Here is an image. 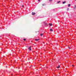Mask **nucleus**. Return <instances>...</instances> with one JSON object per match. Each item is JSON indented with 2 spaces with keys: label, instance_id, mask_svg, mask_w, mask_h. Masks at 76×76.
I'll return each mask as SVG.
<instances>
[{
  "label": "nucleus",
  "instance_id": "nucleus-1",
  "mask_svg": "<svg viewBox=\"0 0 76 76\" xmlns=\"http://www.w3.org/2000/svg\"><path fill=\"white\" fill-rule=\"evenodd\" d=\"M28 50H29L30 51H31V46H30L28 48Z\"/></svg>",
  "mask_w": 76,
  "mask_h": 76
},
{
  "label": "nucleus",
  "instance_id": "nucleus-2",
  "mask_svg": "<svg viewBox=\"0 0 76 76\" xmlns=\"http://www.w3.org/2000/svg\"><path fill=\"white\" fill-rule=\"evenodd\" d=\"M35 13L33 12H32V15H35Z\"/></svg>",
  "mask_w": 76,
  "mask_h": 76
},
{
  "label": "nucleus",
  "instance_id": "nucleus-3",
  "mask_svg": "<svg viewBox=\"0 0 76 76\" xmlns=\"http://www.w3.org/2000/svg\"><path fill=\"white\" fill-rule=\"evenodd\" d=\"M50 31H52V32H53V30L52 29H50Z\"/></svg>",
  "mask_w": 76,
  "mask_h": 76
},
{
  "label": "nucleus",
  "instance_id": "nucleus-4",
  "mask_svg": "<svg viewBox=\"0 0 76 76\" xmlns=\"http://www.w3.org/2000/svg\"><path fill=\"white\" fill-rule=\"evenodd\" d=\"M60 65H59L58 66H57L56 67L58 69V68H60Z\"/></svg>",
  "mask_w": 76,
  "mask_h": 76
},
{
  "label": "nucleus",
  "instance_id": "nucleus-5",
  "mask_svg": "<svg viewBox=\"0 0 76 76\" xmlns=\"http://www.w3.org/2000/svg\"><path fill=\"white\" fill-rule=\"evenodd\" d=\"M35 41H39V39H35Z\"/></svg>",
  "mask_w": 76,
  "mask_h": 76
},
{
  "label": "nucleus",
  "instance_id": "nucleus-6",
  "mask_svg": "<svg viewBox=\"0 0 76 76\" xmlns=\"http://www.w3.org/2000/svg\"><path fill=\"white\" fill-rule=\"evenodd\" d=\"M71 5L70 4H68V7H70V6Z\"/></svg>",
  "mask_w": 76,
  "mask_h": 76
},
{
  "label": "nucleus",
  "instance_id": "nucleus-7",
  "mask_svg": "<svg viewBox=\"0 0 76 76\" xmlns=\"http://www.w3.org/2000/svg\"><path fill=\"white\" fill-rule=\"evenodd\" d=\"M49 25H50V26H52V23H49Z\"/></svg>",
  "mask_w": 76,
  "mask_h": 76
},
{
  "label": "nucleus",
  "instance_id": "nucleus-8",
  "mask_svg": "<svg viewBox=\"0 0 76 76\" xmlns=\"http://www.w3.org/2000/svg\"><path fill=\"white\" fill-rule=\"evenodd\" d=\"M65 3H66V1H64V2H63V4H65Z\"/></svg>",
  "mask_w": 76,
  "mask_h": 76
},
{
  "label": "nucleus",
  "instance_id": "nucleus-9",
  "mask_svg": "<svg viewBox=\"0 0 76 76\" xmlns=\"http://www.w3.org/2000/svg\"><path fill=\"white\" fill-rule=\"evenodd\" d=\"M43 34H40L41 36H42V35H43Z\"/></svg>",
  "mask_w": 76,
  "mask_h": 76
},
{
  "label": "nucleus",
  "instance_id": "nucleus-10",
  "mask_svg": "<svg viewBox=\"0 0 76 76\" xmlns=\"http://www.w3.org/2000/svg\"><path fill=\"white\" fill-rule=\"evenodd\" d=\"M60 1H59L57 2V3H58V4L59 3H60Z\"/></svg>",
  "mask_w": 76,
  "mask_h": 76
},
{
  "label": "nucleus",
  "instance_id": "nucleus-11",
  "mask_svg": "<svg viewBox=\"0 0 76 76\" xmlns=\"http://www.w3.org/2000/svg\"><path fill=\"white\" fill-rule=\"evenodd\" d=\"M53 1V0H49V1Z\"/></svg>",
  "mask_w": 76,
  "mask_h": 76
},
{
  "label": "nucleus",
  "instance_id": "nucleus-12",
  "mask_svg": "<svg viewBox=\"0 0 76 76\" xmlns=\"http://www.w3.org/2000/svg\"><path fill=\"white\" fill-rule=\"evenodd\" d=\"M42 6H44V4H42Z\"/></svg>",
  "mask_w": 76,
  "mask_h": 76
},
{
  "label": "nucleus",
  "instance_id": "nucleus-13",
  "mask_svg": "<svg viewBox=\"0 0 76 76\" xmlns=\"http://www.w3.org/2000/svg\"><path fill=\"white\" fill-rule=\"evenodd\" d=\"M22 7H24V5H22Z\"/></svg>",
  "mask_w": 76,
  "mask_h": 76
},
{
  "label": "nucleus",
  "instance_id": "nucleus-14",
  "mask_svg": "<svg viewBox=\"0 0 76 76\" xmlns=\"http://www.w3.org/2000/svg\"><path fill=\"white\" fill-rule=\"evenodd\" d=\"M23 40H24V41H26V39H24Z\"/></svg>",
  "mask_w": 76,
  "mask_h": 76
},
{
  "label": "nucleus",
  "instance_id": "nucleus-15",
  "mask_svg": "<svg viewBox=\"0 0 76 76\" xmlns=\"http://www.w3.org/2000/svg\"><path fill=\"white\" fill-rule=\"evenodd\" d=\"M68 48H69V49H71V48H70L68 47Z\"/></svg>",
  "mask_w": 76,
  "mask_h": 76
},
{
  "label": "nucleus",
  "instance_id": "nucleus-16",
  "mask_svg": "<svg viewBox=\"0 0 76 76\" xmlns=\"http://www.w3.org/2000/svg\"><path fill=\"white\" fill-rule=\"evenodd\" d=\"M38 0L39 1H40L41 0Z\"/></svg>",
  "mask_w": 76,
  "mask_h": 76
},
{
  "label": "nucleus",
  "instance_id": "nucleus-17",
  "mask_svg": "<svg viewBox=\"0 0 76 76\" xmlns=\"http://www.w3.org/2000/svg\"><path fill=\"white\" fill-rule=\"evenodd\" d=\"M72 66H73V65H72Z\"/></svg>",
  "mask_w": 76,
  "mask_h": 76
},
{
  "label": "nucleus",
  "instance_id": "nucleus-18",
  "mask_svg": "<svg viewBox=\"0 0 76 76\" xmlns=\"http://www.w3.org/2000/svg\"><path fill=\"white\" fill-rule=\"evenodd\" d=\"M28 47V46H26V47Z\"/></svg>",
  "mask_w": 76,
  "mask_h": 76
},
{
  "label": "nucleus",
  "instance_id": "nucleus-19",
  "mask_svg": "<svg viewBox=\"0 0 76 76\" xmlns=\"http://www.w3.org/2000/svg\"><path fill=\"white\" fill-rule=\"evenodd\" d=\"M66 63H67V61L66 62Z\"/></svg>",
  "mask_w": 76,
  "mask_h": 76
},
{
  "label": "nucleus",
  "instance_id": "nucleus-20",
  "mask_svg": "<svg viewBox=\"0 0 76 76\" xmlns=\"http://www.w3.org/2000/svg\"><path fill=\"white\" fill-rule=\"evenodd\" d=\"M68 47H69V46H68Z\"/></svg>",
  "mask_w": 76,
  "mask_h": 76
},
{
  "label": "nucleus",
  "instance_id": "nucleus-21",
  "mask_svg": "<svg viewBox=\"0 0 76 76\" xmlns=\"http://www.w3.org/2000/svg\"><path fill=\"white\" fill-rule=\"evenodd\" d=\"M67 10H69V8L67 9Z\"/></svg>",
  "mask_w": 76,
  "mask_h": 76
},
{
  "label": "nucleus",
  "instance_id": "nucleus-22",
  "mask_svg": "<svg viewBox=\"0 0 76 76\" xmlns=\"http://www.w3.org/2000/svg\"><path fill=\"white\" fill-rule=\"evenodd\" d=\"M15 61L16 62V60H15Z\"/></svg>",
  "mask_w": 76,
  "mask_h": 76
},
{
  "label": "nucleus",
  "instance_id": "nucleus-23",
  "mask_svg": "<svg viewBox=\"0 0 76 76\" xmlns=\"http://www.w3.org/2000/svg\"><path fill=\"white\" fill-rule=\"evenodd\" d=\"M75 0V1H76V0Z\"/></svg>",
  "mask_w": 76,
  "mask_h": 76
}]
</instances>
